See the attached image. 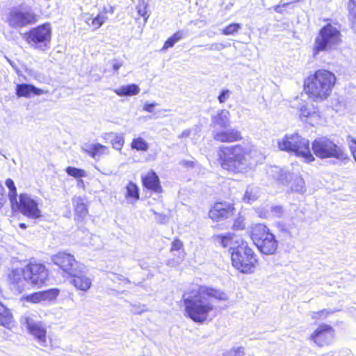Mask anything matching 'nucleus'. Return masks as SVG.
I'll list each match as a JSON object with an SVG mask.
<instances>
[{
  "label": "nucleus",
  "mask_w": 356,
  "mask_h": 356,
  "mask_svg": "<svg viewBox=\"0 0 356 356\" xmlns=\"http://www.w3.org/2000/svg\"><path fill=\"white\" fill-rule=\"evenodd\" d=\"M125 197L130 203H134L139 200L138 187L132 181H129L126 186Z\"/></svg>",
  "instance_id": "27"
},
{
  "label": "nucleus",
  "mask_w": 356,
  "mask_h": 356,
  "mask_svg": "<svg viewBox=\"0 0 356 356\" xmlns=\"http://www.w3.org/2000/svg\"><path fill=\"white\" fill-rule=\"evenodd\" d=\"M158 105L156 102L145 103L143 106V110L148 113H152L153 109Z\"/></svg>",
  "instance_id": "49"
},
{
  "label": "nucleus",
  "mask_w": 356,
  "mask_h": 356,
  "mask_svg": "<svg viewBox=\"0 0 356 356\" xmlns=\"http://www.w3.org/2000/svg\"><path fill=\"white\" fill-rule=\"evenodd\" d=\"M278 148L284 152L293 153L298 157H301L307 163L315 160L311 152L309 141L302 137L298 134H287L277 142Z\"/></svg>",
  "instance_id": "4"
},
{
  "label": "nucleus",
  "mask_w": 356,
  "mask_h": 356,
  "mask_svg": "<svg viewBox=\"0 0 356 356\" xmlns=\"http://www.w3.org/2000/svg\"><path fill=\"white\" fill-rule=\"evenodd\" d=\"M219 238L220 240V244L224 248L229 247V246H230V248H231V247L234 246L233 245L234 242H235L236 243H238V244L240 243L237 239L234 238V236L231 234H228L225 236H219Z\"/></svg>",
  "instance_id": "37"
},
{
  "label": "nucleus",
  "mask_w": 356,
  "mask_h": 356,
  "mask_svg": "<svg viewBox=\"0 0 356 356\" xmlns=\"http://www.w3.org/2000/svg\"><path fill=\"white\" fill-rule=\"evenodd\" d=\"M231 94V92L229 90H223L219 95L218 99L220 103H224L225 102L228 98L229 97V95Z\"/></svg>",
  "instance_id": "48"
},
{
  "label": "nucleus",
  "mask_w": 356,
  "mask_h": 356,
  "mask_svg": "<svg viewBox=\"0 0 356 356\" xmlns=\"http://www.w3.org/2000/svg\"><path fill=\"white\" fill-rule=\"evenodd\" d=\"M299 111L301 118H307L309 117L314 116L316 115L315 111L312 112L310 108H309L305 104H302L300 106Z\"/></svg>",
  "instance_id": "45"
},
{
  "label": "nucleus",
  "mask_w": 356,
  "mask_h": 356,
  "mask_svg": "<svg viewBox=\"0 0 356 356\" xmlns=\"http://www.w3.org/2000/svg\"><path fill=\"white\" fill-rule=\"evenodd\" d=\"M348 9L349 10V19L351 22L352 29L356 33V3L354 0H349Z\"/></svg>",
  "instance_id": "34"
},
{
  "label": "nucleus",
  "mask_w": 356,
  "mask_h": 356,
  "mask_svg": "<svg viewBox=\"0 0 356 356\" xmlns=\"http://www.w3.org/2000/svg\"><path fill=\"white\" fill-rule=\"evenodd\" d=\"M45 92L43 90L36 88L32 84L21 83L16 86V95L19 97L29 98L32 95L39 96Z\"/></svg>",
  "instance_id": "21"
},
{
  "label": "nucleus",
  "mask_w": 356,
  "mask_h": 356,
  "mask_svg": "<svg viewBox=\"0 0 356 356\" xmlns=\"http://www.w3.org/2000/svg\"><path fill=\"white\" fill-rule=\"evenodd\" d=\"M269 173L275 180L284 185L287 184L293 177L289 172L277 166L271 167Z\"/></svg>",
  "instance_id": "24"
},
{
  "label": "nucleus",
  "mask_w": 356,
  "mask_h": 356,
  "mask_svg": "<svg viewBox=\"0 0 356 356\" xmlns=\"http://www.w3.org/2000/svg\"><path fill=\"white\" fill-rule=\"evenodd\" d=\"M84 268L85 267L83 265L82 268H78L76 270V272L70 274L69 276L72 277V284L76 289L87 291L92 286V280L84 274Z\"/></svg>",
  "instance_id": "17"
},
{
  "label": "nucleus",
  "mask_w": 356,
  "mask_h": 356,
  "mask_svg": "<svg viewBox=\"0 0 356 356\" xmlns=\"http://www.w3.org/2000/svg\"><path fill=\"white\" fill-rule=\"evenodd\" d=\"M131 147L137 151L146 152L149 149L148 143L141 137L133 139L131 143Z\"/></svg>",
  "instance_id": "32"
},
{
  "label": "nucleus",
  "mask_w": 356,
  "mask_h": 356,
  "mask_svg": "<svg viewBox=\"0 0 356 356\" xmlns=\"http://www.w3.org/2000/svg\"><path fill=\"white\" fill-rule=\"evenodd\" d=\"M221 167L234 173H246L252 170L264 156L250 143L221 146L218 151Z\"/></svg>",
  "instance_id": "2"
},
{
  "label": "nucleus",
  "mask_w": 356,
  "mask_h": 356,
  "mask_svg": "<svg viewBox=\"0 0 356 356\" xmlns=\"http://www.w3.org/2000/svg\"><path fill=\"white\" fill-rule=\"evenodd\" d=\"M334 337V330L326 324H322L311 335L310 339L318 346L330 343Z\"/></svg>",
  "instance_id": "15"
},
{
  "label": "nucleus",
  "mask_w": 356,
  "mask_h": 356,
  "mask_svg": "<svg viewBox=\"0 0 356 356\" xmlns=\"http://www.w3.org/2000/svg\"><path fill=\"white\" fill-rule=\"evenodd\" d=\"M82 19L90 26V24H91L93 17L88 13H84L82 15Z\"/></svg>",
  "instance_id": "52"
},
{
  "label": "nucleus",
  "mask_w": 356,
  "mask_h": 356,
  "mask_svg": "<svg viewBox=\"0 0 356 356\" xmlns=\"http://www.w3.org/2000/svg\"><path fill=\"white\" fill-rule=\"evenodd\" d=\"M258 193L259 191L257 187L249 186L244 194L243 200L248 204H251L258 198Z\"/></svg>",
  "instance_id": "31"
},
{
  "label": "nucleus",
  "mask_w": 356,
  "mask_h": 356,
  "mask_svg": "<svg viewBox=\"0 0 356 356\" xmlns=\"http://www.w3.org/2000/svg\"><path fill=\"white\" fill-rule=\"evenodd\" d=\"M38 15L31 7L21 4L10 9L6 22L14 29L24 28L35 24Z\"/></svg>",
  "instance_id": "9"
},
{
  "label": "nucleus",
  "mask_w": 356,
  "mask_h": 356,
  "mask_svg": "<svg viewBox=\"0 0 356 356\" xmlns=\"http://www.w3.org/2000/svg\"><path fill=\"white\" fill-rule=\"evenodd\" d=\"M51 29L49 24H44L25 33L23 38L33 48L44 51L51 40Z\"/></svg>",
  "instance_id": "10"
},
{
  "label": "nucleus",
  "mask_w": 356,
  "mask_h": 356,
  "mask_svg": "<svg viewBox=\"0 0 356 356\" xmlns=\"http://www.w3.org/2000/svg\"><path fill=\"white\" fill-rule=\"evenodd\" d=\"M251 238L259 250L264 254L270 255L275 253L278 243L270 229L264 224H256L252 227Z\"/></svg>",
  "instance_id": "7"
},
{
  "label": "nucleus",
  "mask_w": 356,
  "mask_h": 356,
  "mask_svg": "<svg viewBox=\"0 0 356 356\" xmlns=\"http://www.w3.org/2000/svg\"><path fill=\"white\" fill-rule=\"evenodd\" d=\"M346 142L350 152L356 162V139L352 136L348 135L346 138Z\"/></svg>",
  "instance_id": "43"
},
{
  "label": "nucleus",
  "mask_w": 356,
  "mask_h": 356,
  "mask_svg": "<svg viewBox=\"0 0 356 356\" xmlns=\"http://www.w3.org/2000/svg\"><path fill=\"white\" fill-rule=\"evenodd\" d=\"M107 19L108 17L106 16L99 14L95 17H93L91 24H90V26L94 30H97L102 26Z\"/></svg>",
  "instance_id": "38"
},
{
  "label": "nucleus",
  "mask_w": 356,
  "mask_h": 356,
  "mask_svg": "<svg viewBox=\"0 0 356 356\" xmlns=\"http://www.w3.org/2000/svg\"><path fill=\"white\" fill-rule=\"evenodd\" d=\"M340 30L331 24L321 29L315 38L313 45V55L316 56L321 51H331L337 49L341 44Z\"/></svg>",
  "instance_id": "5"
},
{
  "label": "nucleus",
  "mask_w": 356,
  "mask_h": 356,
  "mask_svg": "<svg viewBox=\"0 0 356 356\" xmlns=\"http://www.w3.org/2000/svg\"><path fill=\"white\" fill-rule=\"evenodd\" d=\"M184 35L183 31H177L165 41L163 47V49H167L170 47H172L175 44V43L181 40L184 38Z\"/></svg>",
  "instance_id": "35"
},
{
  "label": "nucleus",
  "mask_w": 356,
  "mask_h": 356,
  "mask_svg": "<svg viewBox=\"0 0 356 356\" xmlns=\"http://www.w3.org/2000/svg\"><path fill=\"white\" fill-rule=\"evenodd\" d=\"M230 113L227 110L222 109L218 111L216 115L211 117V126L226 129L230 125Z\"/></svg>",
  "instance_id": "22"
},
{
  "label": "nucleus",
  "mask_w": 356,
  "mask_h": 356,
  "mask_svg": "<svg viewBox=\"0 0 356 356\" xmlns=\"http://www.w3.org/2000/svg\"><path fill=\"white\" fill-rule=\"evenodd\" d=\"M19 227H21L22 229H26V225L25 223H20L19 224Z\"/></svg>",
  "instance_id": "59"
},
{
  "label": "nucleus",
  "mask_w": 356,
  "mask_h": 356,
  "mask_svg": "<svg viewBox=\"0 0 356 356\" xmlns=\"http://www.w3.org/2000/svg\"><path fill=\"white\" fill-rule=\"evenodd\" d=\"M312 148L314 154L320 159L334 158L341 161L349 160L345 149L327 138L315 139Z\"/></svg>",
  "instance_id": "8"
},
{
  "label": "nucleus",
  "mask_w": 356,
  "mask_h": 356,
  "mask_svg": "<svg viewBox=\"0 0 356 356\" xmlns=\"http://www.w3.org/2000/svg\"><path fill=\"white\" fill-rule=\"evenodd\" d=\"M175 256L177 257V259H171L167 261L166 264L170 267H177L179 265L181 261H182L185 257L184 252H179V254H174Z\"/></svg>",
  "instance_id": "44"
},
{
  "label": "nucleus",
  "mask_w": 356,
  "mask_h": 356,
  "mask_svg": "<svg viewBox=\"0 0 356 356\" xmlns=\"http://www.w3.org/2000/svg\"><path fill=\"white\" fill-rule=\"evenodd\" d=\"M291 3H282V5H277L275 7V10L277 12V13H282L283 12V10L282 8L284 7V6H289Z\"/></svg>",
  "instance_id": "54"
},
{
  "label": "nucleus",
  "mask_w": 356,
  "mask_h": 356,
  "mask_svg": "<svg viewBox=\"0 0 356 356\" xmlns=\"http://www.w3.org/2000/svg\"><path fill=\"white\" fill-rule=\"evenodd\" d=\"M12 318L10 310L2 302H0V325H8L11 323Z\"/></svg>",
  "instance_id": "29"
},
{
  "label": "nucleus",
  "mask_w": 356,
  "mask_h": 356,
  "mask_svg": "<svg viewBox=\"0 0 356 356\" xmlns=\"http://www.w3.org/2000/svg\"><path fill=\"white\" fill-rule=\"evenodd\" d=\"M25 275L29 284L41 287L49 280V272L42 264L30 262L25 266Z\"/></svg>",
  "instance_id": "12"
},
{
  "label": "nucleus",
  "mask_w": 356,
  "mask_h": 356,
  "mask_svg": "<svg viewBox=\"0 0 356 356\" xmlns=\"http://www.w3.org/2000/svg\"><path fill=\"white\" fill-rule=\"evenodd\" d=\"M225 45L222 43H213L209 47V50L211 51H220L224 49Z\"/></svg>",
  "instance_id": "50"
},
{
  "label": "nucleus",
  "mask_w": 356,
  "mask_h": 356,
  "mask_svg": "<svg viewBox=\"0 0 356 356\" xmlns=\"http://www.w3.org/2000/svg\"><path fill=\"white\" fill-rule=\"evenodd\" d=\"M241 29V24L238 23H233L222 30V33L225 35H234L238 31Z\"/></svg>",
  "instance_id": "40"
},
{
  "label": "nucleus",
  "mask_w": 356,
  "mask_h": 356,
  "mask_svg": "<svg viewBox=\"0 0 356 356\" xmlns=\"http://www.w3.org/2000/svg\"><path fill=\"white\" fill-rule=\"evenodd\" d=\"M234 207L230 204L217 202L209 212V217L213 220H220L227 218L232 212Z\"/></svg>",
  "instance_id": "19"
},
{
  "label": "nucleus",
  "mask_w": 356,
  "mask_h": 356,
  "mask_svg": "<svg viewBox=\"0 0 356 356\" xmlns=\"http://www.w3.org/2000/svg\"><path fill=\"white\" fill-rule=\"evenodd\" d=\"M84 197L79 196L72 199V204L74 207L75 217L83 220L88 213Z\"/></svg>",
  "instance_id": "25"
},
{
  "label": "nucleus",
  "mask_w": 356,
  "mask_h": 356,
  "mask_svg": "<svg viewBox=\"0 0 356 356\" xmlns=\"http://www.w3.org/2000/svg\"><path fill=\"white\" fill-rule=\"evenodd\" d=\"M291 191L296 193H304L306 191L305 186V181L300 177H296L293 179L292 184L291 186Z\"/></svg>",
  "instance_id": "33"
},
{
  "label": "nucleus",
  "mask_w": 356,
  "mask_h": 356,
  "mask_svg": "<svg viewBox=\"0 0 356 356\" xmlns=\"http://www.w3.org/2000/svg\"><path fill=\"white\" fill-rule=\"evenodd\" d=\"M184 252V245L181 240L175 238L171 243L170 252L179 254V252Z\"/></svg>",
  "instance_id": "41"
},
{
  "label": "nucleus",
  "mask_w": 356,
  "mask_h": 356,
  "mask_svg": "<svg viewBox=\"0 0 356 356\" xmlns=\"http://www.w3.org/2000/svg\"><path fill=\"white\" fill-rule=\"evenodd\" d=\"M233 266L243 273L254 272L257 259L254 251L246 241H242L237 246L230 248Z\"/></svg>",
  "instance_id": "6"
},
{
  "label": "nucleus",
  "mask_w": 356,
  "mask_h": 356,
  "mask_svg": "<svg viewBox=\"0 0 356 356\" xmlns=\"http://www.w3.org/2000/svg\"><path fill=\"white\" fill-rule=\"evenodd\" d=\"M51 261L59 267L63 273L70 275L76 272L83 264H79L71 254L65 252H59L51 257Z\"/></svg>",
  "instance_id": "13"
},
{
  "label": "nucleus",
  "mask_w": 356,
  "mask_h": 356,
  "mask_svg": "<svg viewBox=\"0 0 356 356\" xmlns=\"http://www.w3.org/2000/svg\"><path fill=\"white\" fill-rule=\"evenodd\" d=\"M272 216L276 218H281L284 215V209L281 206H273L270 208Z\"/></svg>",
  "instance_id": "47"
},
{
  "label": "nucleus",
  "mask_w": 356,
  "mask_h": 356,
  "mask_svg": "<svg viewBox=\"0 0 356 356\" xmlns=\"http://www.w3.org/2000/svg\"><path fill=\"white\" fill-rule=\"evenodd\" d=\"M324 314H327V312L326 310H325V309L324 310H321V312H318L317 313H314V316H312V318H316V315Z\"/></svg>",
  "instance_id": "57"
},
{
  "label": "nucleus",
  "mask_w": 356,
  "mask_h": 356,
  "mask_svg": "<svg viewBox=\"0 0 356 356\" xmlns=\"http://www.w3.org/2000/svg\"><path fill=\"white\" fill-rule=\"evenodd\" d=\"M143 311H145V309H141V310H140V311H137L136 312H138V313H139V314H140V313H141V312H143Z\"/></svg>",
  "instance_id": "60"
},
{
  "label": "nucleus",
  "mask_w": 356,
  "mask_h": 356,
  "mask_svg": "<svg viewBox=\"0 0 356 356\" xmlns=\"http://www.w3.org/2000/svg\"><path fill=\"white\" fill-rule=\"evenodd\" d=\"M212 134L213 139L220 143H234L242 139L241 132L236 129L213 130Z\"/></svg>",
  "instance_id": "18"
},
{
  "label": "nucleus",
  "mask_w": 356,
  "mask_h": 356,
  "mask_svg": "<svg viewBox=\"0 0 356 356\" xmlns=\"http://www.w3.org/2000/svg\"><path fill=\"white\" fill-rule=\"evenodd\" d=\"M83 150L94 159H99L102 155L108 154V147L99 143L86 145Z\"/></svg>",
  "instance_id": "23"
},
{
  "label": "nucleus",
  "mask_w": 356,
  "mask_h": 356,
  "mask_svg": "<svg viewBox=\"0 0 356 356\" xmlns=\"http://www.w3.org/2000/svg\"><path fill=\"white\" fill-rule=\"evenodd\" d=\"M6 186L8 187V198L10 202V205L17 204V193L14 181L8 178L6 180Z\"/></svg>",
  "instance_id": "30"
},
{
  "label": "nucleus",
  "mask_w": 356,
  "mask_h": 356,
  "mask_svg": "<svg viewBox=\"0 0 356 356\" xmlns=\"http://www.w3.org/2000/svg\"><path fill=\"white\" fill-rule=\"evenodd\" d=\"M245 355L243 347L232 348L223 354V356H243Z\"/></svg>",
  "instance_id": "46"
},
{
  "label": "nucleus",
  "mask_w": 356,
  "mask_h": 356,
  "mask_svg": "<svg viewBox=\"0 0 356 356\" xmlns=\"http://www.w3.org/2000/svg\"><path fill=\"white\" fill-rule=\"evenodd\" d=\"M335 83L336 76L334 73L318 70L307 79L305 89L313 101L322 102L330 95Z\"/></svg>",
  "instance_id": "3"
},
{
  "label": "nucleus",
  "mask_w": 356,
  "mask_h": 356,
  "mask_svg": "<svg viewBox=\"0 0 356 356\" xmlns=\"http://www.w3.org/2000/svg\"><path fill=\"white\" fill-rule=\"evenodd\" d=\"M227 294L216 288L196 285L182 295L185 315L195 323H202L215 313L216 300H227Z\"/></svg>",
  "instance_id": "1"
},
{
  "label": "nucleus",
  "mask_w": 356,
  "mask_h": 356,
  "mask_svg": "<svg viewBox=\"0 0 356 356\" xmlns=\"http://www.w3.org/2000/svg\"><path fill=\"white\" fill-rule=\"evenodd\" d=\"M122 65V62L118 60H113L112 61V67L115 72H117Z\"/></svg>",
  "instance_id": "51"
},
{
  "label": "nucleus",
  "mask_w": 356,
  "mask_h": 356,
  "mask_svg": "<svg viewBox=\"0 0 356 356\" xmlns=\"http://www.w3.org/2000/svg\"><path fill=\"white\" fill-rule=\"evenodd\" d=\"M104 11L105 13H113L114 12V8L113 6H110L108 9H106V8H104Z\"/></svg>",
  "instance_id": "58"
},
{
  "label": "nucleus",
  "mask_w": 356,
  "mask_h": 356,
  "mask_svg": "<svg viewBox=\"0 0 356 356\" xmlns=\"http://www.w3.org/2000/svg\"><path fill=\"white\" fill-rule=\"evenodd\" d=\"M24 268H14L8 274V281L11 288L18 293H22L29 284Z\"/></svg>",
  "instance_id": "16"
},
{
  "label": "nucleus",
  "mask_w": 356,
  "mask_h": 356,
  "mask_svg": "<svg viewBox=\"0 0 356 356\" xmlns=\"http://www.w3.org/2000/svg\"><path fill=\"white\" fill-rule=\"evenodd\" d=\"M106 138L110 140L113 147L117 150H121L124 144V138L122 134L111 132L106 134Z\"/></svg>",
  "instance_id": "28"
},
{
  "label": "nucleus",
  "mask_w": 356,
  "mask_h": 356,
  "mask_svg": "<svg viewBox=\"0 0 356 356\" xmlns=\"http://www.w3.org/2000/svg\"><path fill=\"white\" fill-rule=\"evenodd\" d=\"M48 298L47 292V291H40V292H36L33 293L29 296H27L26 297V300L28 302H33V303H38L42 300H47Z\"/></svg>",
  "instance_id": "36"
},
{
  "label": "nucleus",
  "mask_w": 356,
  "mask_h": 356,
  "mask_svg": "<svg viewBox=\"0 0 356 356\" xmlns=\"http://www.w3.org/2000/svg\"><path fill=\"white\" fill-rule=\"evenodd\" d=\"M234 227L236 229H243L244 228V225L243 223V221L241 220H236L234 224Z\"/></svg>",
  "instance_id": "55"
},
{
  "label": "nucleus",
  "mask_w": 356,
  "mask_h": 356,
  "mask_svg": "<svg viewBox=\"0 0 356 356\" xmlns=\"http://www.w3.org/2000/svg\"><path fill=\"white\" fill-rule=\"evenodd\" d=\"M21 321L40 346H47V329L44 323L30 316L22 317Z\"/></svg>",
  "instance_id": "14"
},
{
  "label": "nucleus",
  "mask_w": 356,
  "mask_h": 356,
  "mask_svg": "<svg viewBox=\"0 0 356 356\" xmlns=\"http://www.w3.org/2000/svg\"><path fill=\"white\" fill-rule=\"evenodd\" d=\"M179 164L186 168H193L194 163L192 161L182 160L179 162Z\"/></svg>",
  "instance_id": "53"
},
{
  "label": "nucleus",
  "mask_w": 356,
  "mask_h": 356,
  "mask_svg": "<svg viewBox=\"0 0 356 356\" xmlns=\"http://www.w3.org/2000/svg\"><path fill=\"white\" fill-rule=\"evenodd\" d=\"M140 88L138 85L131 83L122 86L114 90V92L120 97L134 96L140 92Z\"/></svg>",
  "instance_id": "26"
},
{
  "label": "nucleus",
  "mask_w": 356,
  "mask_h": 356,
  "mask_svg": "<svg viewBox=\"0 0 356 356\" xmlns=\"http://www.w3.org/2000/svg\"><path fill=\"white\" fill-rule=\"evenodd\" d=\"M10 206L13 211H19L29 218L38 219L42 217L38 200L27 193H21L19 195V201L17 200V204Z\"/></svg>",
  "instance_id": "11"
},
{
  "label": "nucleus",
  "mask_w": 356,
  "mask_h": 356,
  "mask_svg": "<svg viewBox=\"0 0 356 356\" xmlns=\"http://www.w3.org/2000/svg\"><path fill=\"white\" fill-rule=\"evenodd\" d=\"M68 175L74 178H81L86 176L85 170L74 167L69 166L65 170Z\"/></svg>",
  "instance_id": "39"
},
{
  "label": "nucleus",
  "mask_w": 356,
  "mask_h": 356,
  "mask_svg": "<svg viewBox=\"0 0 356 356\" xmlns=\"http://www.w3.org/2000/svg\"><path fill=\"white\" fill-rule=\"evenodd\" d=\"M190 134L191 131L189 129H186L179 136V138H187L189 136Z\"/></svg>",
  "instance_id": "56"
},
{
  "label": "nucleus",
  "mask_w": 356,
  "mask_h": 356,
  "mask_svg": "<svg viewBox=\"0 0 356 356\" xmlns=\"http://www.w3.org/2000/svg\"><path fill=\"white\" fill-rule=\"evenodd\" d=\"M147 4L143 0L140 1L138 5L136 6L138 14L141 17H143L145 22L147 20L149 17V15H147Z\"/></svg>",
  "instance_id": "42"
},
{
  "label": "nucleus",
  "mask_w": 356,
  "mask_h": 356,
  "mask_svg": "<svg viewBox=\"0 0 356 356\" xmlns=\"http://www.w3.org/2000/svg\"><path fill=\"white\" fill-rule=\"evenodd\" d=\"M143 186L156 193L162 192V187L160 184V180L156 173L153 171H149L145 176L142 177Z\"/></svg>",
  "instance_id": "20"
}]
</instances>
